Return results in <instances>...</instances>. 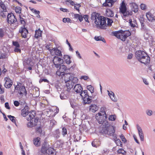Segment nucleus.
I'll list each match as a JSON object with an SVG mask.
<instances>
[{
    "label": "nucleus",
    "instance_id": "obj_1",
    "mask_svg": "<svg viewBox=\"0 0 155 155\" xmlns=\"http://www.w3.org/2000/svg\"><path fill=\"white\" fill-rule=\"evenodd\" d=\"M135 57L142 63L147 64L150 63V59L149 55L145 52L140 50L135 52Z\"/></svg>",
    "mask_w": 155,
    "mask_h": 155
},
{
    "label": "nucleus",
    "instance_id": "obj_2",
    "mask_svg": "<svg viewBox=\"0 0 155 155\" xmlns=\"http://www.w3.org/2000/svg\"><path fill=\"white\" fill-rule=\"evenodd\" d=\"M112 34L117 38L120 39L123 41H125L127 37L131 35L129 31H123L122 30L113 31Z\"/></svg>",
    "mask_w": 155,
    "mask_h": 155
},
{
    "label": "nucleus",
    "instance_id": "obj_3",
    "mask_svg": "<svg viewBox=\"0 0 155 155\" xmlns=\"http://www.w3.org/2000/svg\"><path fill=\"white\" fill-rule=\"evenodd\" d=\"M106 20V17L100 15L97 20L94 21L96 27L98 28L105 29L106 28L105 27L107 26Z\"/></svg>",
    "mask_w": 155,
    "mask_h": 155
},
{
    "label": "nucleus",
    "instance_id": "obj_4",
    "mask_svg": "<svg viewBox=\"0 0 155 155\" xmlns=\"http://www.w3.org/2000/svg\"><path fill=\"white\" fill-rule=\"evenodd\" d=\"M103 113L104 114L102 115L100 113L96 114V118L100 124H104L105 127H107L109 125V123L107 121V115L105 111Z\"/></svg>",
    "mask_w": 155,
    "mask_h": 155
},
{
    "label": "nucleus",
    "instance_id": "obj_5",
    "mask_svg": "<svg viewBox=\"0 0 155 155\" xmlns=\"http://www.w3.org/2000/svg\"><path fill=\"white\" fill-rule=\"evenodd\" d=\"M20 18V23L23 25V26L20 28L19 33L21 34V36L23 38H26L27 35L28 33V30L25 28L26 22L24 19L21 17L20 15H19Z\"/></svg>",
    "mask_w": 155,
    "mask_h": 155
},
{
    "label": "nucleus",
    "instance_id": "obj_6",
    "mask_svg": "<svg viewBox=\"0 0 155 155\" xmlns=\"http://www.w3.org/2000/svg\"><path fill=\"white\" fill-rule=\"evenodd\" d=\"M54 150L51 147H48L47 145V142L45 141L42 144L41 149V151L42 153H46L49 155H54Z\"/></svg>",
    "mask_w": 155,
    "mask_h": 155
},
{
    "label": "nucleus",
    "instance_id": "obj_7",
    "mask_svg": "<svg viewBox=\"0 0 155 155\" xmlns=\"http://www.w3.org/2000/svg\"><path fill=\"white\" fill-rule=\"evenodd\" d=\"M103 132L105 134H107L109 135L112 136L115 132L114 128L113 126H110L109 124L108 127H105V128L103 129Z\"/></svg>",
    "mask_w": 155,
    "mask_h": 155
},
{
    "label": "nucleus",
    "instance_id": "obj_8",
    "mask_svg": "<svg viewBox=\"0 0 155 155\" xmlns=\"http://www.w3.org/2000/svg\"><path fill=\"white\" fill-rule=\"evenodd\" d=\"M7 18V22L9 24H14L17 22L15 16L12 13L8 14Z\"/></svg>",
    "mask_w": 155,
    "mask_h": 155
},
{
    "label": "nucleus",
    "instance_id": "obj_9",
    "mask_svg": "<svg viewBox=\"0 0 155 155\" xmlns=\"http://www.w3.org/2000/svg\"><path fill=\"white\" fill-rule=\"evenodd\" d=\"M4 81L5 82L4 86L6 88H10L13 84L12 81L8 77H5Z\"/></svg>",
    "mask_w": 155,
    "mask_h": 155
},
{
    "label": "nucleus",
    "instance_id": "obj_10",
    "mask_svg": "<svg viewBox=\"0 0 155 155\" xmlns=\"http://www.w3.org/2000/svg\"><path fill=\"white\" fill-rule=\"evenodd\" d=\"M62 75H63V78H62L64 79L65 82L71 81V80L72 74L71 73H63Z\"/></svg>",
    "mask_w": 155,
    "mask_h": 155
},
{
    "label": "nucleus",
    "instance_id": "obj_11",
    "mask_svg": "<svg viewBox=\"0 0 155 155\" xmlns=\"http://www.w3.org/2000/svg\"><path fill=\"white\" fill-rule=\"evenodd\" d=\"M117 0H105V2L103 5L104 7H112Z\"/></svg>",
    "mask_w": 155,
    "mask_h": 155
},
{
    "label": "nucleus",
    "instance_id": "obj_12",
    "mask_svg": "<svg viewBox=\"0 0 155 155\" xmlns=\"http://www.w3.org/2000/svg\"><path fill=\"white\" fill-rule=\"evenodd\" d=\"M18 93L20 95H23L24 94L25 96H26L27 93L24 86H21L19 87Z\"/></svg>",
    "mask_w": 155,
    "mask_h": 155
},
{
    "label": "nucleus",
    "instance_id": "obj_13",
    "mask_svg": "<svg viewBox=\"0 0 155 155\" xmlns=\"http://www.w3.org/2000/svg\"><path fill=\"white\" fill-rule=\"evenodd\" d=\"M137 128L140 140L141 141H143L144 140V136L142 129L138 125H137Z\"/></svg>",
    "mask_w": 155,
    "mask_h": 155
},
{
    "label": "nucleus",
    "instance_id": "obj_14",
    "mask_svg": "<svg viewBox=\"0 0 155 155\" xmlns=\"http://www.w3.org/2000/svg\"><path fill=\"white\" fill-rule=\"evenodd\" d=\"M74 90L77 93H80L82 91L83 88L80 84H77L74 86Z\"/></svg>",
    "mask_w": 155,
    "mask_h": 155
},
{
    "label": "nucleus",
    "instance_id": "obj_15",
    "mask_svg": "<svg viewBox=\"0 0 155 155\" xmlns=\"http://www.w3.org/2000/svg\"><path fill=\"white\" fill-rule=\"evenodd\" d=\"M80 95L82 97V98L83 97H89L91 98H93L94 99H96V98L95 97L96 95H95L94 96L93 95L92 96H89L88 95L87 91L86 90H85L84 91H82L81 92L80 94Z\"/></svg>",
    "mask_w": 155,
    "mask_h": 155
},
{
    "label": "nucleus",
    "instance_id": "obj_16",
    "mask_svg": "<svg viewBox=\"0 0 155 155\" xmlns=\"http://www.w3.org/2000/svg\"><path fill=\"white\" fill-rule=\"evenodd\" d=\"M53 62L54 64L58 63L62 64L64 62V61L63 59L60 58L57 56H55L53 60Z\"/></svg>",
    "mask_w": 155,
    "mask_h": 155
},
{
    "label": "nucleus",
    "instance_id": "obj_17",
    "mask_svg": "<svg viewBox=\"0 0 155 155\" xmlns=\"http://www.w3.org/2000/svg\"><path fill=\"white\" fill-rule=\"evenodd\" d=\"M120 12L123 14L124 18H126V17L130 16L133 15L132 11H127V10L126 11H124Z\"/></svg>",
    "mask_w": 155,
    "mask_h": 155
},
{
    "label": "nucleus",
    "instance_id": "obj_18",
    "mask_svg": "<svg viewBox=\"0 0 155 155\" xmlns=\"http://www.w3.org/2000/svg\"><path fill=\"white\" fill-rule=\"evenodd\" d=\"M101 15L98 13L96 12H93L91 14V20L95 21L97 20V19Z\"/></svg>",
    "mask_w": 155,
    "mask_h": 155
},
{
    "label": "nucleus",
    "instance_id": "obj_19",
    "mask_svg": "<svg viewBox=\"0 0 155 155\" xmlns=\"http://www.w3.org/2000/svg\"><path fill=\"white\" fill-rule=\"evenodd\" d=\"M107 92L108 95L110 97L111 100L114 102H116L117 101V99L115 97V95L114 93L112 91H109L107 90Z\"/></svg>",
    "mask_w": 155,
    "mask_h": 155
},
{
    "label": "nucleus",
    "instance_id": "obj_20",
    "mask_svg": "<svg viewBox=\"0 0 155 155\" xmlns=\"http://www.w3.org/2000/svg\"><path fill=\"white\" fill-rule=\"evenodd\" d=\"M130 5L132 7V12H134L135 13H136L138 12V8L136 3H132Z\"/></svg>",
    "mask_w": 155,
    "mask_h": 155
},
{
    "label": "nucleus",
    "instance_id": "obj_21",
    "mask_svg": "<svg viewBox=\"0 0 155 155\" xmlns=\"http://www.w3.org/2000/svg\"><path fill=\"white\" fill-rule=\"evenodd\" d=\"M63 58L64 61L67 64H69L71 63V61L70 60L71 58L69 55H64V56Z\"/></svg>",
    "mask_w": 155,
    "mask_h": 155
},
{
    "label": "nucleus",
    "instance_id": "obj_22",
    "mask_svg": "<svg viewBox=\"0 0 155 155\" xmlns=\"http://www.w3.org/2000/svg\"><path fill=\"white\" fill-rule=\"evenodd\" d=\"M93 98H91L89 97H83L82 98L83 100L84 103V104H89L91 102V99Z\"/></svg>",
    "mask_w": 155,
    "mask_h": 155
},
{
    "label": "nucleus",
    "instance_id": "obj_23",
    "mask_svg": "<svg viewBox=\"0 0 155 155\" xmlns=\"http://www.w3.org/2000/svg\"><path fill=\"white\" fill-rule=\"evenodd\" d=\"M127 8L126 4L124 1H123L120 8V12H122L124 11H126Z\"/></svg>",
    "mask_w": 155,
    "mask_h": 155
},
{
    "label": "nucleus",
    "instance_id": "obj_24",
    "mask_svg": "<svg viewBox=\"0 0 155 155\" xmlns=\"http://www.w3.org/2000/svg\"><path fill=\"white\" fill-rule=\"evenodd\" d=\"M98 107L95 104H91L90 107V110L93 112H95L98 110Z\"/></svg>",
    "mask_w": 155,
    "mask_h": 155
},
{
    "label": "nucleus",
    "instance_id": "obj_25",
    "mask_svg": "<svg viewBox=\"0 0 155 155\" xmlns=\"http://www.w3.org/2000/svg\"><path fill=\"white\" fill-rule=\"evenodd\" d=\"M40 138L38 137L33 140V143L36 146L38 147L40 145Z\"/></svg>",
    "mask_w": 155,
    "mask_h": 155
},
{
    "label": "nucleus",
    "instance_id": "obj_26",
    "mask_svg": "<svg viewBox=\"0 0 155 155\" xmlns=\"http://www.w3.org/2000/svg\"><path fill=\"white\" fill-rule=\"evenodd\" d=\"M106 16L108 17H113L114 15V12L110 9H107L106 10Z\"/></svg>",
    "mask_w": 155,
    "mask_h": 155
},
{
    "label": "nucleus",
    "instance_id": "obj_27",
    "mask_svg": "<svg viewBox=\"0 0 155 155\" xmlns=\"http://www.w3.org/2000/svg\"><path fill=\"white\" fill-rule=\"evenodd\" d=\"M52 50L54 51L55 55L58 56H62L61 51L57 48H53Z\"/></svg>",
    "mask_w": 155,
    "mask_h": 155
},
{
    "label": "nucleus",
    "instance_id": "obj_28",
    "mask_svg": "<svg viewBox=\"0 0 155 155\" xmlns=\"http://www.w3.org/2000/svg\"><path fill=\"white\" fill-rule=\"evenodd\" d=\"M19 102L18 101H15L14 102V104L16 107H18L20 104L21 105H24V104H26V102L25 101H23L21 102V100H20Z\"/></svg>",
    "mask_w": 155,
    "mask_h": 155
},
{
    "label": "nucleus",
    "instance_id": "obj_29",
    "mask_svg": "<svg viewBox=\"0 0 155 155\" xmlns=\"http://www.w3.org/2000/svg\"><path fill=\"white\" fill-rule=\"evenodd\" d=\"M66 83V86L67 87V91H69L72 88L74 84H72L71 81H69L68 82H65Z\"/></svg>",
    "mask_w": 155,
    "mask_h": 155
},
{
    "label": "nucleus",
    "instance_id": "obj_30",
    "mask_svg": "<svg viewBox=\"0 0 155 155\" xmlns=\"http://www.w3.org/2000/svg\"><path fill=\"white\" fill-rule=\"evenodd\" d=\"M42 32V31H41L40 29H38V30H36L35 35V37L37 38L41 36V35Z\"/></svg>",
    "mask_w": 155,
    "mask_h": 155
},
{
    "label": "nucleus",
    "instance_id": "obj_31",
    "mask_svg": "<svg viewBox=\"0 0 155 155\" xmlns=\"http://www.w3.org/2000/svg\"><path fill=\"white\" fill-rule=\"evenodd\" d=\"M146 16L148 20L150 21H152L155 20L154 18L152 17V15L150 13H147Z\"/></svg>",
    "mask_w": 155,
    "mask_h": 155
},
{
    "label": "nucleus",
    "instance_id": "obj_32",
    "mask_svg": "<svg viewBox=\"0 0 155 155\" xmlns=\"http://www.w3.org/2000/svg\"><path fill=\"white\" fill-rule=\"evenodd\" d=\"M141 30L144 31H150V29L147 28L146 26L144 24L143 22H142L141 23Z\"/></svg>",
    "mask_w": 155,
    "mask_h": 155
},
{
    "label": "nucleus",
    "instance_id": "obj_33",
    "mask_svg": "<svg viewBox=\"0 0 155 155\" xmlns=\"http://www.w3.org/2000/svg\"><path fill=\"white\" fill-rule=\"evenodd\" d=\"M8 117L13 123L15 124V125L17 127V125L16 124L15 122V117L12 116L11 115H8Z\"/></svg>",
    "mask_w": 155,
    "mask_h": 155
},
{
    "label": "nucleus",
    "instance_id": "obj_34",
    "mask_svg": "<svg viewBox=\"0 0 155 155\" xmlns=\"http://www.w3.org/2000/svg\"><path fill=\"white\" fill-rule=\"evenodd\" d=\"M59 71H61L62 73H64V72L67 69V67L64 65L60 66L59 67Z\"/></svg>",
    "mask_w": 155,
    "mask_h": 155
},
{
    "label": "nucleus",
    "instance_id": "obj_35",
    "mask_svg": "<svg viewBox=\"0 0 155 155\" xmlns=\"http://www.w3.org/2000/svg\"><path fill=\"white\" fill-rule=\"evenodd\" d=\"M94 39L97 41H101L105 43L106 41L104 38H103L101 36H95Z\"/></svg>",
    "mask_w": 155,
    "mask_h": 155
},
{
    "label": "nucleus",
    "instance_id": "obj_36",
    "mask_svg": "<svg viewBox=\"0 0 155 155\" xmlns=\"http://www.w3.org/2000/svg\"><path fill=\"white\" fill-rule=\"evenodd\" d=\"M0 6L3 9V11L5 12H6L7 9L6 6L4 3L2 1H1L0 2Z\"/></svg>",
    "mask_w": 155,
    "mask_h": 155
},
{
    "label": "nucleus",
    "instance_id": "obj_37",
    "mask_svg": "<svg viewBox=\"0 0 155 155\" xmlns=\"http://www.w3.org/2000/svg\"><path fill=\"white\" fill-rule=\"evenodd\" d=\"M71 81L72 83L74 84L77 83L78 82V79L76 77H74L73 76H72L71 80Z\"/></svg>",
    "mask_w": 155,
    "mask_h": 155
},
{
    "label": "nucleus",
    "instance_id": "obj_38",
    "mask_svg": "<svg viewBox=\"0 0 155 155\" xmlns=\"http://www.w3.org/2000/svg\"><path fill=\"white\" fill-rule=\"evenodd\" d=\"M87 89L90 91L91 93H93L94 92V88L91 85L87 86Z\"/></svg>",
    "mask_w": 155,
    "mask_h": 155
},
{
    "label": "nucleus",
    "instance_id": "obj_39",
    "mask_svg": "<svg viewBox=\"0 0 155 155\" xmlns=\"http://www.w3.org/2000/svg\"><path fill=\"white\" fill-rule=\"evenodd\" d=\"M28 112L24 110H21V115L23 117H25L28 114Z\"/></svg>",
    "mask_w": 155,
    "mask_h": 155
},
{
    "label": "nucleus",
    "instance_id": "obj_40",
    "mask_svg": "<svg viewBox=\"0 0 155 155\" xmlns=\"http://www.w3.org/2000/svg\"><path fill=\"white\" fill-rule=\"evenodd\" d=\"M126 153V152L122 148L119 149L117 151V153H118L122 154L124 155H125Z\"/></svg>",
    "mask_w": 155,
    "mask_h": 155
},
{
    "label": "nucleus",
    "instance_id": "obj_41",
    "mask_svg": "<svg viewBox=\"0 0 155 155\" xmlns=\"http://www.w3.org/2000/svg\"><path fill=\"white\" fill-rule=\"evenodd\" d=\"M106 20H107V26H110L112 25V23L113 22V21L112 19L107 18H106Z\"/></svg>",
    "mask_w": 155,
    "mask_h": 155
},
{
    "label": "nucleus",
    "instance_id": "obj_42",
    "mask_svg": "<svg viewBox=\"0 0 155 155\" xmlns=\"http://www.w3.org/2000/svg\"><path fill=\"white\" fill-rule=\"evenodd\" d=\"M15 11L16 13L20 14L21 13V8L20 7L17 6L15 8Z\"/></svg>",
    "mask_w": 155,
    "mask_h": 155
},
{
    "label": "nucleus",
    "instance_id": "obj_43",
    "mask_svg": "<svg viewBox=\"0 0 155 155\" xmlns=\"http://www.w3.org/2000/svg\"><path fill=\"white\" fill-rule=\"evenodd\" d=\"M27 126L29 128H32L33 127H35V126H34V124L33 123V121H30L28 122L27 124Z\"/></svg>",
    "mask_w": 155,
    "mask_h": 155
},
{
    "label": "nucleus",
    "instance_id": "obj_44",
    "mask_svg": "<svg viewBox=\"0 0 155 155\" xmlns=\"http://www.w3.org/2000/svg\"><path fill=\"white\" fill-rule=\"evenodd\" d=\"M117 145L119 146L122 147V144L120 140L118 139L115 141Z\"/></svg>",
    "mask_w": 155,
    "mask_h": 155
},
{
    "label": "nucleus",
    "instance_id": "obj_45",
    "mask_svg": "<svg viewBox=\"0 0 155 155\" xmlns=\"http://www.w3.org/2000/svg\"><path fill=\"white\" fill-rule=\"evenodd\" d=\"M116 116L115 115H111L109 116L108 120H109L114 121L116 119Z\"/></svg>",
    "mask_w": 155,
    "mask_h": 155
},
{
    "label": "nucleus",
    "instance_id": "obj_46",
    "mask_svg": "<svg viewBox=\"0 0 155 155\" xmlns=\"http://www.w3.org/2000/svg\"><path fill=\"white\" fill-rule=\"evenodd\" d=\"M67 130L65 127H63L62 128V134L64 137L65 136L66 134H67Z\"/></svg>",
    "mask_w": 155,
    "mask_h": 155
},
{
    "label": "nucleus",
    "instance_id": "obj_47",
    "mask_svg": "<svg viewBox=\"0 0 155 155\" xmlns=\"http://www.w3.org/2000/svg\"><path fill=\"white\" fill-rule=\"evenodd\" d=\"M38 120L39 118L38 117H36L33 120H34V121H33V123L34 124V126H35L37 125Z\"/></svg>",
    "mask_w": 155,
    "mask_h": 155
},
{
    "label": "nucleus",
    "instance_id": "obj_48",
    "mask_svg": "<svg viewBox=\"0 0 155 155\" xmlns=\"http://www.w3.org/2000/svg\"><path fill=\"white\" fill-rule=\"evenodd\" d=\"M146 113L147 115L149 116H150L153 114V111L152 110L148 109L146 111Z\"/></svg>",
    "mask_w": 155,
    "mask_h": 155
},
{
    "label": "nucleus",
    "instance_id": "obj_49",
    "mask_svg": "<svg viewBox=\"0 0 155 155\" xmlns=\"http://www.w3.org/2000/svg\"><path fill=\"white\" fill-rule=\"evenodd\" d=\"M4 35L5 33L4 30L2 28H0V37L2 38L4 36Z\"/></svg>",
    "mask_w": 155,
    "mask_h": 155
},
{
    "label": "nucleus",
    "instance_id": "obj_50",
    "mask_svg": "<svg viewBox=\"0 0 155 155\" xmlns=\"http://www.w3.org/2000/svg\"><path fill=\"white\" fill-rule=\"evenodd\" d=\"M63 73L61 71H59V69L57 70L56 72V75L59 76H61L62 78H63V75H62Z\"/></svg>",
    "mask_w": 155,
    "mask_h": 155
},
{
    "label": "nucleus",
    "instance_id": "obj_51",
    "mask_svg": "<svg viewBox=\"0 0 155 155\" xmlns=\"http://www.w3.org/2000/svg\"><path fill=\"white\" fill-rule=\"evenodd\" d=\"M120 137L121 138V140L123 142L125 143L127 142V140L123 134H121V135H120Z\"/></svg>",
    "mask_w": 155,
    "mask_h": 155
},
{
    "label": "nucleus",
    "instance_id": "obj_52",
    "mask_svg": "<svg viewBox=\"0 0 155 155\" xmlns=\"http://www.w3.org/2000/svg\"><path fill=\"white\" fill-rule=\"evenodd\" d=\"M29 117L28 118V120H31V121L32 120V121H33V119L35 118L34 117L35 116L33 114L32 115L29 114Z\"/></svg>",
    "mask_w": 155,
    "mask_h": 155
},
{
    "label": "nucleus",
    "instance_id": "obj_53",
    "mask_svg": "<svg viewBox=\"0 0 155 155\" xmlns=\"http://www.w3.org/2000/svg\"><path fill=\"white\" fill-rule=\"evenodd\" d=\"M36 130L37 132L41 134L42 133V130L41 126H39L36 128Z\"/></svg>",
    "mask_w": 155,
    "mask_h": 155
},
{
    "label": "nucleus",
    "instance_id": "obj_54",
    "mask_svg": "<svg viewBox=\"0 0 155 155\" xmlns=\"http://www.w3.org/2000/svg\"><path fill=\"white\" fill-rule=\"evenodd\" d=\"M60 97L62 100L66 99L67 98V96L63 93L61 94L60 95Z\"/></svg>",
    "mask_w": 155,
    "mask_h": 155
},
{
    "label": "nucleus",
    "instance_id": "obj_55",
    "mask_svg": "<svg viewBox=\"0 0 155 155\" xmlns=\"http://www.w3.org/2000/svg\"><path fill=\"white\" fill-rule=\"evenodd\" d=\"M13 45L15 46L16 47L15 48H19L20 47V45L18 43V42L15 41H13Z\"/></svg>",
    "mask_w": 155,
    "mask_h": 155
},
{
    "label": "nucleus",
    "instance_id": "obj_56",
    "mask_svg": "<svg viewBox=\"0 0 155 155\" xmlns=\"http://www.w3.org/2000/svg\"><path fill=\"white\" fill-rule=\"evenodd\" d=\"M81 6V5L80 4H77L76 5L74 6V9L78 11V12L79 11V8Z\"/></svg>",
    "mask_w": 155,
    "mask_h": 155
},
{
    "label": "nucleus",
    "instance_id": "obj_57",
    "mask_svg": "<svg viewBox=\"0 0 155 155\" xmlns=\"http://www.w3.org/2000/svg\"><path fill=\"white\" fill-rule=\"evenodd\" d=\"M83 17L84 18V19L85 21H86L87 22H88V23L89 22V21L88 20L89 16L88 15H84V17Z\"/></svg>",
    "mask_w": 155,
    "mask_h": 155
},
{
    "label": "nucleus",
    "instance_id": "obj_58",
    "mask_svg": "<svg viewBox=\"0 0 155 155\" xmlns=\"http://www.w3.org/2000/svg\"><path fill=\"white\" fill-rule=\"evenodd\" d=\"M31 10L32 11L33 13L36 14L37 15H38V14H39L40 13L39 11L37 10L34 8L31 9Z\"/></svg>",
    "mask_w": 155,
    "mask_h": 155
},
{
    "label": "nucleus",
    "instance_id": "obj_59",
    "mask_svg": "<svg viewBox=\"0 0 155 155\" xmlns=\"http://www.w3.org/2000/svg\"><path fill=\"white\" fill-rule=\"evenodd\" d=\"M46 82L49 83V81L46 79H41L39 80V82L40 83H41L42 82Z\"/></svg>",
    "mask_w": 155,
    "mask_h": 155
},
{
    "label": "nucleus",
    "instance_id": "obj_60",
    "mask_svg": "<svg viewBox=\"0 0 155 155\" xmlns=\"http://www.w3.org/2000/svg\"><path fill=\"white\" fill-rule=\"evenodd\" d=\"M56 122L54 120H51L50 121V125L52 127L54 126V125L56 124Z\"/></svg>",
    "mask_w": 155,
    "mask_h": 155
},
{
    "label": "nucleus",
    "instance_id": "obj_61",
    "mask_svg": "<svg viewBox=\"0 0 155 155\" xmlns=\"http://www.w3.org/2000/svg\"><path fill=\"white\" fill-rule=\"evenodd\" d=\"M97 140H94V141H92L91 143V144L92 146L94 147H97V143L96 142H97Z\"/></svg>",
    "mask_w": 155,
    "mask_h": 155
},
{
    "label": "nucleus",
    "instance_id": "obj_62",
    "mask_svg": "<svg viewBox=\"0 0 155 155\" xmlns=\"http://www.w3.org/2000/svg\"><path fill=\"white\" fill-rule=\"evenodd\" d=\"M2 87V85L0 84V94H3L4 92V88Z\"/></svg>",
    "mask_w": 155,
    "mask_h": 155
},
{
    "label": "nucleus",
    "instance_id": "obj_63",
    "mask_svg": "<svg viewBox=\"0 0 155 155\" xmlns=\"http://www.w3.org/2000/svg\"><path fill=\"white\" fill-rule=\"evenodd\" d=\"M141 8L143 10H144L146 9V5L144 4H141L140 5Z\"/></svg>",
    "mask_w": 155,
    "mask_h": 155
},
{
    "label": "nucleus",
    "instance_id": "obj_64",
    "mask_svg": "<svg viewBox=\"0 0 155 155\" xmlns=\"http://www.w3.org/2000/svg\"><path fill=\"white\" fill-rule=\"evenodd\" d=\"M4 11H1L0 13V15L3 18H6V15L4 12Z\"/></svg>",
    "mask_w": 155,
    "mask_h": 155
}]
</instances>
